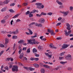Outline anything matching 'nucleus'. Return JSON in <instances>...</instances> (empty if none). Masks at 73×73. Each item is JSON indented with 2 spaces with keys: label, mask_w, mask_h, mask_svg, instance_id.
I'll use <instances>...</instances> for the list:
<instances>
[{
  "label": "nucleus",
  "mask_w": 73,
  "mask_h": 73,
  "mask_svg": "<svg viewBox=\"0 0 73 73\" xmlns=\"http://www.w3.org/2000/svg\"><path fill=\"white\" fill-rule=\"evenodd\" d=\"M37 33H36L34 34L35 36H32L31 37H32L33 38H35V37H37Z\"/></svg>",
  "instance_id": "393cba45"
},
{
  "label": "nucleus",
  "mask_w": 73,
  "mask_h": 73,
  "mask_svg": "<svg viewBox=\"0 0 73 73\" xmlns=\"http://www.w3.org/2000/svg\"><path fill=\"white\" fill-rule=\"evenodd\" d=\"M9 12H11V13L15 12V11H13L12 9H9Z\"/></svg>",
  "instance_id": "cd10ccee"
},
{
  "label": "nucleus",
  "mask_w": 73,
  "mask_h": 73,
  "mask_svg": "<svg viewBox=\"0 0 73 73\" xmlns=\"http://www.w3.org/2000/svg\"><path fill=\"white\" fill-rule=\"evenodd\" d=\"M12 38L13 39H16V38H17V36H16L14 35L13 36Z\"/></svg>",
  "instance_id": "b1692460"
},
{
  "label": "nucleus",
  "mask_w": 73,
  "mask_h": 73,
  "mask_svg": "<svg viewBox=\"0 0 73 73\" xmlns=\"http://www.w3.org/2000/svg\"><path fill=\"white\" fill-rule=\"evenodd\" d=\"M4 4V3L2 1H0V5H3Z\"/></svg>",
  "instance_id": "37998d69"
},
{
  "label": "nucleus",
  "mask_w": 73,
  "mask_h": 73,
  "mask_svg": "<svg viewBox=\"0 0 73 73\" xmlns=\"http://www.w3.org/2000/svg\"><path fill=\"white\" fill-rule=\"evenodd\" d=\"M35 24V22H33L32 23H31V24L29 25V26H31V25H33V24Z\"/></svg>",
  "instance_id": "c85d7f7f"
},
{
  "label": "nucleus",
  "mask_w": 73,
  "mask_h": 73,
  "mask_svg": "<svg viewBox=\"0 0 73 73\" xmlns=\"http://www.w3.org/2000/svg\"><path fill=\"white\" fill-rule=\"evenodd\" d=\"M13 72H17L19 71V69H18V66L16 65L14 66H13V68L12 69Z\"/></svg>",
  "instance_id": "7ed1b4c3"
},
{
  "label": "nucleus",
  "mask_w": 73,
  "mask_h": 73,
  "mask_svg": "<svg viewBox=\"0 0 73 73\" xmlns=\"http://www.w3.org/2000/svg\"><path fill=\"white\" fill-rule=\"evenodd\" d=\"M72 68H71L70 67H69L68 68V70H72Z\"/></svg>",
  "instance_id": "69168bd1"
},
{
  "label": "nucleus",
  "mask_w": 73,
  "mask_h": 73,
  "mask_svg": "<svg viewBox=\"0 0 73 73\" xmlns=\"http://www.w3.org/2000/svg\"><path fill=\"white\" fill-rule=\"evenodd\" d=\"M19 14H17L16 15H15L14 17H13V18H16V17H18L19 16Z\"/></svg>",
  "instance_id": "7c9ffc66"
},
{
  "label": "nucleus",
  "mask_w": 73,
  "mask_h": 73,
  "mask_svg": "<svg viewBox=\"0 0 73 73\" xmlns=\"http://www.w3.org/2000/svg\"><path fill=\"white\" fill-rule=\"evenodd\" d=\"M52 13L51 12L49 13H47V15H49V16H52Z\"/></svg>",
  "instance_id": "58836bf2"
},
{
  "label": "nucleus",
  "mask_w": 73,
  "mask_h": 73,
  "mask_svg": "<svg viewBox=\"0 0 73 73\" xmlns=\"http://www.w3.org/2000/svg\"><path fill=\"white\" fill-rule=\"evenodd\" d=\"M5 44H7L8 43V39H5Z\"/></svg>",
  "instance_id": "4be33fe9"
},
{
  "label": "nucleus",
  "mask_w": 73,
  "mask_h": 73,
  "mask_svg": "<svg viewBox=\"0 0 73 73\" xmlns=\"http://www.w3.org/2000/svg\"><path fill=\"white\" fill-rule=\"evenodd\" d=\"M10 59H11L10 58H7V60H6V61H9Z\"/></svg>",
  "instance_id": "13d9d810"
},
{
  "label": "nucleus",
  "mask_w": 73,
  "mask_h": 73,
  "mask_svg": "<svg viewBox=\"0 0 73 73\" xmlns=\"http://www.w3.org/2000/svg\"><path fill=\"white\" fill-rule=\"evenodd\" d=\"M52 30H51L49 29H47V32L49 33H51V32H52Z\"/></svg>",
  "instance_id": "c756f323"
},
{
  "label": "nucleus",
  "mask_w": 73,
  "mask_h": 73,
  "mask_svg": "<svg viewBox=\"0 0 73 73\" xmlns=\"http://www.w3.org/2000/svg\"><path fill=\"white\" fill-rule=\"evenodd\" d=\"M66 59V60H70V59L67 56L65 57Z\"/></svg>",
  "instance_id": "c03bdc74"
},
{
  "label": "nucleus",
  "mask_w": 73,
  "mask_h": 73,
  "mask_svg": "<svg viewBox=\"0 0 73 73\" xmlns=\"http://www.w3.org/2000/svg\"><path fill=\"white\" fill-rule=\"evenodd\" d=\"M61 38L59 37L58 38H57L56 39L57 40H61Z\"/></svg>",
  "instance_id": "0e129e2a"
},
{
  "label": "nucleus",
  "mask_w": 73,
  "mask_h": 73,
  "mask_svg": "<svg viewBox=\"0 0 73 73\" xmlns=\"http://www.w3.org/2000/svg\"><path fill=\"white\" fill-rule=\"evenodd\" d=\"M23 68L25 69H26V70H29V67H27L24 66Z\"/></svg>",
  "instance_id": "473e14b6"
},
{
  "label": "nucleus",
  "mask_w": 73,
  "mask_h": 73,
  "mask_svg": "<svg viewBox=\"0 0 73 73\" xmlns=\"http://www.w3.org/2000/svg\"><path fill=\"white\" fill-rule=\"evenodd\" d=\"M65 54V52H62V53L60 54V55L61 56H64V54Z\"/></svg>",
  "instance_id": "603ef678"
},
{
  "label": "nucleus",
  "mask_w": 73,
  "mask_h": 73,
  "mask_svg": "<svg viewBox=\"0 0 73 73\" xmlns=\"http://www.w3.org/2000/svg\"><path fill=\"white\" fill-rule=\"evenodd\" d=\"M66 26H67L66 28L67 30L70 31V30L71 29V28L70 27V25L68 23H67V24H66Z\"/></svg>",
  "instance_id": "423d86ee"
},
{
  "label": "nucleus",
  "mask_w": 73,
  "mask_h": 73,
  "mask_svg": "<svg viewBox=\"0 0 73 73\" xmlns=\"http://www.w3.org/2000/svg\"><path fill=\"white\" fill-rule=\"evenodd\" d=\"M35 26L38 27H41L42 26V25L41 24H38L36 23H35Z\"/></svg>",
  "instance_id": "6e6552de"
},
{
  "label": "nucleus",
  "mask_w": 73,
  "mask_h": 73,
  "mask_svg": "<svg viewBox=\"0 0 73 73\" xmlns=\"http://www.w3.org/2000/svg\"><path fill=\"white\" fill-rule=\"evenodd\" d=\"M61 23H58L56 25V26H59V25H61Z\"/></svg>",
  "instance_id": "3c124183"
},
{
  "label": "nucleus",
  "mask_w": 73,
  "mask_h": 73,
  "mask_svg": "<svg viewBox=\"0 0 73 73\" xmlns=\"http://www.w3.org/2000/svg\"><path fill=\"white\" fill-rule=\"evenodd\" d=\"M69 36L70 37H73V34H70L69 35Z\"/></svg>",
  "instance_id": "338daca9"
},
{
  "label": "nucleus",
  "mask_w": 73,
  "mask_h": 73,
  "mask_svg": "<svg viewBox=\"0 0 73 73\" xmlns=\"http://www.w3.org/2000/svg\"><path fill=\"white\" fill-rule=\"evenodd\" d=\"M68 13H69V12L67 11H66L65 12H61V13H62V14L64 15V16H66L68 14Z\"/></svg>",
  "instance_id": "9d476101"
},
{
  "label": "nucleus",
  "mask_w": 73,
  "mask_h": 73,
  "mask_svg": "<svg viewBox=\"0 0 73 73\" xmlns=\"http://www.w3.org/2000/svg\"><path fill=\"white\" fill-rule=\"evenodd\" d=\"M37 50L36 49V48H34L33 50V52L35 54L36 52H37Z\"/></svg>",
  "instance_id": "6ab92c4d"
},
{
  "label": "nucleus",
  "mask_w": 73,
  "mask_h": 73,
  "mask_svg": "<svg viewBox=\"0 0 73 73\" xmlns=\"http://www.w3.org/2000/svg\"><path fill=\"white\" fill-rule=\"evenodd\" d=\"M70 9L71 11L73 10V7H70Z\"/></svg>",
  "instance_id": "bf43d9fd"
},
{
  "label": "nucleus",
  "mask_w": 73,
  "mask_h": 73,
  "mask_svg": "<svg viewBox=\"0 0 73 73\" xmlns=\"http://www.w3.org/2000/svg\"><path fill=\"white\" fill-rule=\"evenodd\" d=\"M46 13H45L43 12H42L39 15V14H36V16H37V17H41L42 15H46Z\"/></svg>",
  "instance_id": "20e7f679"
},
{
  "label": "nucleus",
  "mask_w": 73,
  "mask_h": 73,
  "mask_svg": "<svg viewBox=\"0 0 73 73\" xmlns=\"http://www.w3.org/2000/svg\"><path fill=\"white\" fill-rule=\"evenodd\" d=\"M67 56L68 57V58H71V57H72V56L70 55V54H68L67 55Z\"/></svg>",
  "instance_id": "09e8293b"
},
{
  "label": "nucleus",
  "mask_w": 73,
  "mask_h": 73,
  "mask_svg": "<svg viewBox=\"0 0 73 73\" xmlns=\"http://www.w3.org/2000/svg\"><path fill=\"white\" fill-rule=\"evenodd\" d=\"M64 34L66 36H69V34L67 32L64 33Z\"/></svg>",
  "instance_id": "a18cd8bd"
},
{
  "label": "nucleus",
  "mask_w": 73,
  "mask_h": 73,
  "mask_svg": "<svg viewBox=\"0 0 73 73\" xmlns=\"http://www.w3.org/2000/svg\"><path fill=\"white\" fill-rule=\"evenodd\" d=\"M5 10H6V8L5 7L2 9L1 10V12H4Z\"/></svg>",
  "instance_id": "bb28decb"
},
{
  "label": "nucleus",
  "mask_w": 73,
  "mask_h": 73,
  "mask_svg": "<svg viewBox=\"0 0 73 73\" xmlns=\"http://www.w3.org/2000/svg\"><path fill=\"white\" fill-rule=\"evenodd\" d=\"M1 23H3V24H4V23H5V20H2L1 21Z\"/></svg>",
  "instance_id": "72a5a7b5"
},
{
  "label": "nucleus",
  "mask_w": 73,
  "mask_h": 73,
  "mask_svg": "<svg viewBox=\"0 0 73 73\" xmlns=\"http://www.w3.org/2000/svg\"><path fill=\"white\" fill-rule=\"evenodd\" d=\"M38 48L39 50H41V48H42V46H39L38 47Z\"/></svg>",
  "instance_id": "c9c22d12"
},
{
  "label": "nucleus",
  "mask_w": 73,
  "mask_h": 73,
  "mask_svg": "<svg viewBox=\"0 0 73 73\" xmlns=\"http://www.w3.org/2000/svg\"><path fill=\"white\" fill-rule=\"evenodd\" d=\"M35 69V68H31V67H29V70L30 71H32L33 70H34Z\"/></svg>",
  "instance_id": "dca6fc26"
},
{
  "label": "nucleus",
  "mask_w": 73,
  "mask_h": 73,
  "mask_svg": "<svg viewBox=\"0 0 73 73\" xmlns=\"http://www.w3.org/2000/svg\"><path fill=\"white\" fill-rule=\"evenodd\" d=\"M62 19V17H59L58 18V21H60V20H61Z\"/></svg>",
  "instance_id": "6e6d98bb"
},
{
  "label": "nucleus",
  "mask_w": 73,
  "mask_h": 73,
  "mask_svg": "<svg viewBox=\"0 0 73 73\" xmlns=\"http://www.w3.org/2000/svg\"><path fill=\"white\" fill-rule=\"evenodd\" d=\"M49 47L51 48H52V49H56L57 48L56 47H54L53 46V44L52 43L50 44L49 45Z\"/></svg>",
  "instance_id": "1a4fd4ad"
},
{
  "label": "nucleus",
  "mask_w": 73,
  "mask_h": 73,
  "mask_svg": "<svg viewBox=\"0 0 73 73\" xmlns=\"http://www.w3.org/2000/svg\"><path fill=\"white\" fill-rule=\"evenodd\" d=\"M26 49H27L26 47H23V50H26Z\"/></svg>",
  "instance_id": "5fc2aeb1"
},
{
  "label": "nucleus",
  "mask_w": 73,
  "mask_h": 73,
  "mask_svg": "<svg viewBox=\"0 0 73 73\" xmlns=\"http://www.w3.org/2000/svg\"><path fill=\"white\" fill-rule=\"evenodd\" d=\"M35 55L36 57H38L40 56L39 54H36V53L35 54Z\"/></svg>",
  "instance_id": "a19ab883"
},
{
  "label": "nucleus",
  "mask_w": 73,
  "mask_h": 73,
  "mask_svg": "<svg viewBox=\"0 0 73 73\" xmlns=\"http://www.w3.org/2000/svg\"><path fill=\"white\" fill-rule=\"evenodd\" d=\"M33 14H29V17H33Z\"/></svg>",
  "instance_id": "4c0bfd02"
},
{
  "label": "nucleus",
  "mask_w": 73,
  "mask_h": 73,
  "mask_svg": "<svg viewBox=\"0 0 73 73\" xmlns=\"http://www.w3.org/2000/svg\"><path fill=\"white\" fill-rule=\"evenodd\" d=\"M28 44H29L31 45H36V44H38L39 42L36 41L35 39L33 38H31L30 40H28Z\"/></svg>",
  "instance_id": "f257e3e1"
},
{
  "label": "nucleus",
  "mask_w": 73,
  "mask_h": 73,
  "mask_svg": "<svg viewBox=\"0 0 73 73\" xmlns=\"http://www.w3.org/2000/svg\"><path fill=\"white\" fill-rule=\"evenodd\" d=\"M38 22L39 23H43L45 22V19L44 18H41L39 19Z\"/></svg>",
  "instance_id": "39448f33"
},
{
  "label": "nucleus",
  "mask_w": 73,
  "mask_h": 73,
  "mask_svg": "<svg viewBox=\"0 0 73 73\" xmlns=\"http://www.w3.org/2000/svg\"><path fill=\"white\" fill-rule=\"evenodd\" d=\"M47 56L48 57H49V58H52V54H50L49 55V54H48V55H47Z\"/></svg>",
  "instance_id": "2f4dec72"
},
{
  "label": "nucleus",
  "mask_w": 73,
  "mask_h": 73,
  "mask_svg": "<svg viewBox=\"0 0 73 73\" xmlns=\"http://www.w3.org/2000/svg\"><path fill=\"white\" fill-rule=\"evenodd\" d=\"M23 45H27V43H23Z\"/></svg>",
  "instance_id": "774afa93"
},
{
  "label": "nucleus",
  "mask_w": 73,
  "mask_h": 73,
  "mask_svg": "<svg viewBox=\"0 0 73 73\" xmlns=\"http://www.w3.org/2000/svg\"><path fill=\"white\" fill-rule=\"evenodd\" d=\"M27 53H29L30 52V48H28L27 50Z\"/></svg>",
  "instance_id": "8fccbe9b"
},
{
  "label": "nucleus",
  "mask_w": 73,
  "mask_h": 73,
  "mask_svg": "<svg viewBox=\"0 0 73 73\" xmlns=\"http://www.w3.org/2000/svg\"><path fill=\"white\" fill-rule=\"evenodd\" d=\"M35 5H37V7H36L37 8H38L39 9H43L44 7V5H42V4L40 3H36L35 4Z\"/></svg>",
  "instance_id": "f03ea898"
},
{
  "label": "nucleus",
  "mask_w": 73,
  "mask_h": 73,
  "mask_svg": "<svg viewBox=\"0 0 73 73\" xmlns=\"http://www.w3.org/2000/svg\"><path fill=\"white\" fill-rule=\"evenodd\" d=\"M19 57V58H20V59H21L22 57H24V54L23 53H21Z\"/></svg>",
  "instance_id": "9b49d317"
},
{
  "label": "nucleus",
  "mask_w": 73,
  "mask_h": 73,
  "mask_svg": "<svg viewBox=\"0 0 73 73\" xmlns=\"http://www.w3.org/2000/svg\"><path fill=\"white\" fill-rule=\"evenodd\" d=\"M30 60L31 61H33V60H35V58L31 57L30 58Z\"/></svg>",
  "instance_id": "49530a36"
},
{
  "label": "nucleus",
  "mask_w": 73,
  "mask_h": 73,
  "mask_svg": "<svg viewBox=\"0 0 73 73\" xmlns=\"http://www.w3.org/2000/svg\"><path fill=\"white\" fill-rule=\"evenodd\" d=\"M4 53V51H2L0 53V54L1 55Z\"/></svg>",
  "instance_id": "864d4df0"
},
{
  "label": "nucleus",
  "mask_w": 73,
  "mask_h": 73,
  "mask_svg": "<svg viewBox=\"0 0 73 73\" xmlns=\"http://www.w3.org/2000/svg\"><path fill=\"white\" fill-rule=\"evenodd\" d=\"M43 37H44L43 36H41L40 37V38L41 39V40H42L43 41H46V39L45 38H42Z\"/></svg>",
  "instance_id": "f8f14e48"
},
{
  "label": "nucleus",
  "mask_w": 73,
  "mask_h": 73,
  "mask_svg": "<svg viewBox=\"0 0 73 73\" xmlns=\"http://www.w3.org/2000/svg\"><path fill=\"white\" fill-rule=\"evenodd\" d=\"M39 65L40 66H43V63H39Z\"/></svg>",
  "instance_id": "de8ad7c7"
},
{
  "label": "nucleus",
  "mask_w": 73,
  "mask_h": 73,
  "mask_svg": "<svg viewBox=\"0 0 73 73\" xmlns=\"http://www.w3.org/2000/svg\"><path fill=\"white\" fill-rule=\"evenodd\" d=\"M40 72L41 73H45V69L44 68H42L41 69Z\"/></svg>",
  "instance_id": "a211bd4d"
},
{
  "label": "nucleus",
  "mask_w": 73,
  "mask_h": 73,
  "mask_svg": "<svg viewBox=\"0 0 73 73\" xmlns=\"http://www.w3.org/2000/svg\"><path fill=\"white\" fill-rule=\"evenodd\" d=\"M72 32V31L70 30L69 31H68V34L69 35H70V33H71V32Z\"/></svg>",
  "instance_id": "e2e57ef3"
},
{
  "label": "nucleus",
  "mask_w": 73,
  "mask_h": 73,
  "mask_svg": "<svg viewBox=\"0 0 73 73\" xmlns=\"http://www.w3.org/2000/svg\"><path fill=\"white\" fill-rule=\"evenodd\" d=\"M15 32H16L17 34V33H19V30H16Z\"/></svg>",
  "instance_id": "680f3d73"
},
{
  "label": "nucleus",
  "mask_w": 73,
  "mask_h": 73,
  "mask_svg": "<svg viewBox=\"0 0 73 73\" xmlns=\"http://www.w3.org/2000/svg\"><path fill=\"white\" fill-rule=\"evenodd\" d=\"M23 41V40H20V41H18V42L19 44H22Z\"/></svg>",
  "instance_id": "aec40b11"
},
{
  "label": "nucleus",
  "mask_w": 73,
  "mask_h": 73,
  "mask_svg": "<svg viewBox=\"0 0 73 73\" xmlns=\"http://www.w3.org/2000/svg\"><path fill=\"white\" fill-rule=\"evenodd\" d=\"M38 60H39V58H35L34 60H35L36 61H38Z\"/></svg>",
  "instance_id": "ea45409f"
},
{
  "label": "nucleus",
  "mask_w": 73,
  "mask_h": 73,
  "mask_svg": "<svg viewBox=\"0 0 73 73\" xmlns=\"http://www.w3.org/2000/svg\"><path fill=\"white\" fill-rule=\"evenodd\" d=\"M27 29L28 31H29L30 33V35H32V34H33V32H32V31H31V29Z\"/></svg>",
  "instance_id": "f3484780"
},
{
  "label": "nucleus",
  "mask_w": 73,
  "mask_h": 73,
  "mask_svg": "<svg viewBox=\"0 0 73 73\" xmlns=\"http://www.w3.org/2000/svg\"><path fill=\"white\" fill-rule=\"evenodd\" d=\"M0 46L1 48H4V46L2 44H0Z\"/></svg>",
  "instance_id": "e433bc0d"
},
{
  "label": "nucleus",
  "mask_w": 73,
  "mask_h": 73,
  "mask_svg": "<svg viewBox=\"0 0 73 73\" xmlns=\"http://www.w3.org/2000/svg\"><path fill=\"white\" fill-rule=\"evenodd\" d=\"M33 65L36 68H38L39 67V65H38V64H33Z\"/></svg>",
  "instance_id": "ddd939ff"
},
{
  "label": "nucleus",
  "mask_w": 73,
  "mask_h": 73,
  "mask_svg": "<svg viewBox=\"0 0 73 73\" xmlns=\"http://www.w3.org/2000/svg\"><path fill=\"white\" fill-rule=\"evenodd\" d=\"M25 33L26 34V35H30V33H28L27 32H25Z\"/></svg>",
  "instance_id": "052dcab7"
},
{
  "label": "nucleus",
  "mask_w": 73,
  "mask_h": 73,
  "mask_svg": "<svg viewBox=\"0 0 73 73\" xmlns=\"http://www.w3.org/2000/svg\"><path fill=\"white\" fill-rule=\"evenodd\" d=\"M23 4L24 5V6H27V5H28V3H24Z\"/></svg>",
  "instance_id": "4d7b16f0"
},
{
  "label": "nucleus",
  "mask_w": 73,
  "mask_h": 73,
  "mask_svg": "<svg viewBox=\"0 0 73 73\" xmlns=\"http://www.w3.org/2000/svg\"><path fill=\"white\" fill-rule=\"evenodd\" d=\"M44 67L46 68H47V69H49L50 68V66H49L46 65H44L43 66Z\"/></svg>",
  "instance_id": "4468645a"
},
{
  "label": "nucleus",
  "mask_w": 73,
  "mask_h": 73,
  "mask_svg": "<svg viewBox=\"0 0 73 73\" xmlns=\"http://www.w3.org/2000/svg\"><path fill=\"white\" fill-rule=\"evenodd\" d=\"M30 13V11H27V12L26 13V15H28Z\"/></svg>",
  "instance_id": "79ce46f5"
},
{
  "label": "nucleus",
  "mask_w": 73,
  "mask_h": 73,
  "mask_svg": "<svg viewBox=\"0 0 73 73\" xmlns=\"http://www.w3.org/2000/svg\"><path fill=\"white\" fill-rule=\"evenodd\" d=\"M68 46V45L66 44H64L62 46V49H65V48H66Z\"/></svg>",
  "instance_id": "0eeeda50"
},
{
  "label": "nucleus",
  "mask_w": 73,
  "mask_h": 73,
  "mask_svg": "<svg viewBox=\"0 0 73 73\" xmlns=\"http://www.w3.org/2000/svg\"><path fill=\"white\" fill-rule=\"evenodd\" d=\"M67 62H62V61H61L60 62V64H62L63 65H64V64H65V63H66Z\"/></svg>",
  "instance_id": "a878e982"
},
{
  "label": "nucleus",
  "mask_w": 73,
  "mask_h": 73,
  "mask_svg": "<svg viewBox=\"0 0 73 73\" xmlns=\"http://www.w3.org/2000/svg\"><path fill=\"white\" fill-rule=\"evenodd\" d=\"M56 3H57L59 5H62L63 4L61 2L59 1L58 0H56Z\"/></svg>",
  "instance_id": "2eb2a0df"
},
{
  "label": "nucleus",
  "mask_w": 73,
  "mask_h": 73,
  "mask_svg": "<svg viewBox=\"0 0 73 73\" xmlns=\"http://www.w3.org/2000/svg\"><path fill=\"white\" fill-rule=\"evenodd\" d=\"M50 33L51 35H55V33H54V32L53 31V30H52V31Z\"/></svg>",
  "instance_id": "5701e85b"
},
{
  "label": "nucleus",
  "mask_w": 73,
  "mask_h": 73,
  "mask_svg": "<svg viewBox=\"0 0 73 73\" xmlns=\"http://www.w3.org/2000/svg\"><path fill=\"white\" fill-rule=\"evenodd\" d=\"M9 0H5V1L4 2H3V3H4V4H8V3H9Z\"/></svg>",
  "instance_id": "412c9836"
},
{
  "label": "nucleus",
  "mask_w": 73,
  "mask_h": 73,
  "mask_svg": "<svg viewBox=\"0 0 73 73\" xmlns=\"http://www.w3.org/2000/svg\"><path fill=\"white\" fill-rule=\"evenodd\" d=\"M15 5V3H11L10 4V7H12V6H14Z\"/></svg>",
  "instance_id": "f704fd0d"
}]
</instances>
